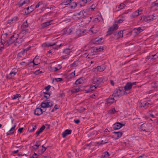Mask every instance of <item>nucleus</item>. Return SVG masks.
Here are the masks:
<instances>
[{"label": "nucleus", "instance_id": "obj_1", "mask_svg": "<svg viewBox=\"0 0 158 158\" xmlns=\"http://www.w3.org/2000/svg\"><path fill=\"white\" fill-rule=\"evenodd\" d=\"M153 128L152 125L149 123H144L140 126V129L141 130L147 132H151Z\"/></svg>", "mask_w": 158, "mask_h": 158}, {"label": "nucleus", "instance_id": "obj_2", "mask_svg": "<svg viewBox=\"0 0 158 158\" xmlns=\"http://www.w3.org/2000/svg\"><path fill=\"white\" fill-rule=\"evenodd\" d=\"M89 12L88 10L85 9L81 10L79 13L74 15L73 17L74 19L83 18L89 14Z\"/></svg>", "mask_w": 158, "mask_h": 158}, {"label": "nucleus", "instance_id": "obj_3", "mask_svg": "<svg viewBox=\"0 0 158 158\" xmlns=\"http://www.w3.org/2000/svg\"><path fill=\"white\" fill-rule=\"evenodd\" d=\"M126 94V93L125 91H124L123 87H122L119 88L118 89L116 90L113 95L115 98H117L118 99L119 97Z\"/></svg>", "mask_w": 158, "mask_h": 158}, {"label": "nucleus", "instance_id": "obj_4", "mask_svg": "<svg viewBox=\"0 0 158 158\" xmlns=\"http://www.w3.org/2000/svg\"><path fill=\"white\" fill-rule=\"evenodd\" d=\"M136 82H128L126 83L123 88L124 91H125L126 94L129 93L130 91L132 88L133 85H136Z\"/></svg>", "mask_w": 158, "mask_h": 158}, {"label": "nucleus", "instance_id": "obj_5", "mask_svg": "<svg viewBox=\"0 0 158 158\" xmlns=\"http://www.w3.org/2000/svg\"><path fill=\"white\" fill-rule=\"evenodd\" d=\"M157 17V15H156L155 14H154L148 17L145 16H143L141 18V20L142 21L145 22H149L156 19Z\"/></svg>", "mask_w": 158, "mask_h": 158}, {"label": "nucleus", "instance_id": "obj_6", "mask_svg": "<svg viewBox=\"0 0 158 158\" xmlns=\"http://www.w3.org/2000/svg\"><path fill=\"white\" fill-rule=\"evenodd\" d=\"M53 104L51 102L48 101L42 102L39 106L42 108V109L45 110H46L47 108L50 107Z\"/></svg>", "mask_w": 158, "mask_h": 158}, {"label": "nucleus", "instance_id": "obj_7", "mask_svg": "<svg viewBox=\"0 0 158 158\" xmlns=\"http://www.w3.org/2000/svg\"><path fill=\"white\" fill-rule=\"evenodd\" d=\"M103 81V78L102 77H96L92 81L93 84H95L98 87L100 85Z\"/></svg>", "mask_w": 158, "mask_h": 158}, {"label": "nucleus", "instance_id": "obj_8", "mask_svg": "<svg viewBox=\"0 0 158 158\" xmlns=\"http://www.w3.org/2000/svg\"><path fill=\"white\" fill-rule=\"evenodd\" d=\"M143 28L139 27L138 28H134L132 30L131 33L132 35L135 36L143 31Z\"/></svg>", "mask_w": 158, "mask_h": 158}, {"label": "nucleus", "instance_id": "obj_9", "mask_svg": "<svg viewBox=\"0 0 158 158\" xmlns=\"http://www.w3.org/2000/svg\"><path fill=\"white\" fill-rule=\"evenodd\" d=\"M117 99L115 98L113 95L110 96L109 98L107 99V104L110 105L114 103L115 102Z\"/></svg>", "mask_w": 158, "mask_h": 158}, {"label": "nucleus", "instance_id": "obj_10", "mask_svg": "<svg viewBox=\"0 0 158 158\" xmlns=\"http://www.w3.org/2000/svg\"><path fill=\"white\" fill-rule=\"evenodd\" d=\"M86 32V30L85 29L78 30L76 32V36L77 37H80L83 35Z\"/></svg>", "mask_w": 158, "mask_h": 158}, {"label": "nucleus", "instance_id": "obj_11", "mask_svg": "<svg viewBox=\"0 0 158 158\" xmlns=\"http://www.w3.org/2000/svg\"><path fill=\"white\" fill-rule=\"evenodd\" d=\"M40 108H36L34 110V114L36 115H40L43 112L45 111V110L42 109Z\"/></svg>", "mask_w": 158, "mask_h": 158}, {"label": "nucleus", "instance_id": "obj_12", "mask_svg": "<svg viewBox=\"0 0 158 158\" xmlns=\"http://www.w3.org/2000/svg\"><path fill=\"white\" fill-rule=\"evenodd\" d=\"M74 28L73 27H70L63 30V32L65 34L69 35L71 34Z\"/></svg>", "mask_w": 158, "mask_h": 158}, {"label": "nucleus", "instance_id": "obj_13", "mask_svg": "<svg viewBox=\"0 0 158 158\" xmlns=\"http://www.w3.org/2000/svg\"><path fill=\"white\" fill-rule=\"evenodd\" d=\"M104 41L102 37L97 38L92 40V43L95 44H98L102 43Z\"/></svg>", "mask_w": 158, "mask_h": 158}, {"label": "nucleus", "instance_id": "obj_14", "mask_svg": "<svg viewBox=\"0 0 158 158\" xmlns=\"http://www.w3.org/2000/svg\"><path fill=\"white\" fill-rule=\"evenodd\" d=\"M124 126V124H121L119 123H117L113 124V127L114 130H118Z\"/></svg>", "mask_w": 158, "mask_h": 158}, {"label": "nucleus", "instance_id": "obj_15", "mask_svg": "<svg viewBox=\"0 0 158 158\" xmlns=\"http://www.w3.org/2000/svg\"><path fill=\"white\" fill-rule=\"evenodd\" d=\"M98 87V86H97L95 84H94V85H91L90 86L89 88L88 89L85 90V92L88 93L94 90Z\"/></svg>", "mask_w": 158, "mask_h": 158}, {"label": "nucleus", "instance_id": "obj_16", "mask_svg": "<svg viewBox=\"0 0 158 158\" xmlns=\"http://www.w3.org/2000/svg\"><path fill=\"white\" fill-rule=\"evenodd\" d=\"M152 104V102L150 100L144 101L141 102V106L143 107H146L148 106L149 105H151Z\"/></svg>", "mask_w": 158, "mask_h": 158}, {"label": "nucleus", "instance_id": "obj_17", "mask_svg": "<svg viewBox=\"0 0 158 158\" xmlns=\"http://www.w3.org/2000/svg\"><path fill=\"white\" fill-rule=\"evenodd\" d=\"M35 8H37L40 7V10L41 11L44 10H45V8L44 7V5L42 2H39L37 5L34 6Z\"/></svg>", "mask_w": 158, "mask_h": 158}, {"label": "nucleus", "instance_id": "obj_18", "mask_svg": "<svg viewBox=\"0 0 158 158\" xmlns=\"http://www.w3.org/2000/svg\"><path fill=\"white\" fill-rule=\"evenodd\" d=\"M98 30V27L97 26L94 25L90 28L89 31L92 33H96Z\"/></svg>", "mask_w": 158, "mask_h": 158}, {"label": "nucleus", "instance_id": "obj_19", "mask_svg": "<svg viewBox=\"0 0 158 158\" xmlns=\"http://www.w3.org/2000/svg\"><path fill=\"white\" fill-rule=\"evenodd\" d=\"M142 12V10L141 9L138 10H137L134 13L131 15V17L132 18H135L136 16H138L139 15L141 14Z\"/></svg>", "mask_w": 158, "mask_h": 158}, {"label": "nucleus", "instance_id": "obj_20", "mask_svg": "<svg viewBox=\"0 0 158 158\" xmlns=\"http://www.w3.org/2000/svg\"><path fill=\"white\" fill-rule=\"evenodd\" d=\"M118 28V26L117 24H114L109 28L108 30V32L116 30Z\"/></svg>", "mask_w": 158, "mask_h": 158}, {"label": "nucleus", "instance_id": "obj_21", "mask_svg": "<svg viewBox=\"0 0 158 158\" xmlns=\"http://www.w3.org/2000/svg\"><path fill=\"white\" fill-rule=\"evenodd\" d=\"M16 126V124H14V126L6 133V135H9L13 134L14 132Z\"/></svg>", "mask_w": 158, "mask_h": 158}, {"label": "nucleus", "instance_id": "obj_22", "mask_svg": "<svg viewBox=\"0 0 158 158\" xmlns=\"http://www.w3.org/2000/svg\"><path fill=\"white\" fill-rule=\"evenodd\" d=\"M71 130H66L62 134L63 137L65 138L68 135L71 134Z\"/></svg>", "mask_w": 158, "mask_h": 158}, {"label": "nucleus", "instance_id": "obj_23", "mask_svg": "<svg viewBox=\"0 0 158 158\" xmlns=\"http://www.w3.org/2000/svg\"><path fill=\"white\" fill-rule=\"evenodd\" d=\"M17 17H16L11 18L7 21V23L11 24L15 23L17 20Z\"/></svg>", "mask_w": 158, "mask_h": 158}, {"label": "nucleus", "instance_id": "obj_24", "mask_svg": "<svg viewBox=\"0 0 158 158\" xmlns=\"http://www.w3.org/2000/svg\"><path fill=\"white\" fill-rule=\"evenodd\" d=\"M55 44V43H51L49 42H46L45 43L42 45V46L43 47H50L53 46Z\"/></svg>", "mask_w": 158, "mask_h": 158}, {"label": "nucleus", "instance_id": "obj_25", "mask_svg": "<svg viewBox=\"0 0 158 158\" xmlns=\"http://www.w3.org/2000/svg\"><path fill=\"white\" fill-rule=\"evenodd\" d=\"M114 136L115 137L116 139H118L121 137L122 135V133L120 131L114 132Z\"/></svg>", "mask_w": 158, "mask_h": 158}, {"label": "nucleus", "instance_id": "obj_26", "mask_svg": "<svg viewBox=\"0 0 158 158\" xmlns=\"http://www.w3.org/2000/svg\"><path fill=\"white\" fill-rule=\"evenodd\" d=\"M18 72V69H17L15 68L14 69H13L10 72V75L11 76V77H13L16 75Z\"/></svg>", "mask_w": 158, "mask_h": 158}, {"label": "nucleus", "instance_id": "obj_27", "mask_svg": "<svg viewBox=\"0 0 158 158\" xmlns=\"http://www.w3.org/2000/svg\"><path fill=\"white\" fill-rule=\"evenodd\" d=\"M86 3V2L85 0H81L78 2L77 5L80 7L85 6Z\"/></svg>", "mask_w": 158, "mask_h": 158}, {"label": "nucleus", "instance_id": "obj_28", "mask_svg": "<svg viewBox=\"0 0 158 158\" xmlns=\"http://www.w3.org/2000/svg\"><path fill=\"white\" fill-rule=\"evenodd\" d=\"M84 82V79L82 78H80L77 79L75 82V84L78 85L83 83Z\"/></svg>", "mask_w": 158, "mask_h": 158}, {"label": "nucleus", "instance_id": "obj_29", "mask_svg": "<svg viewBox=\"0 0 158 158\" xmlns=\"http://www.w3.org/2000/svg\"><path fill=\"white\" fill-rule=\"evenodd\" d=\"M4 42L5 40H1L0 42V54L4 48Z\"/></svg>", "mask_w": 158, "mask_h": 158}, {"label": "nucleus", "instance_id": "obj_30", "mask_svg": "<svg viewBox=\"0 0 158 158\" xmlns=\"http://www.w3.org/2000/svg\"><path fill=\"white\" fill-rule=\"evenodd\" d=\"M52 20H50L49 21L43 23L41 26L43 28H44L46 27L47 26H48L52 24Z\"/></svg>", "mask_w": 158, "mask_h": 158}, {"label": "nucleus", "instance_id": "obj_31", "mask_svg": "<svg viewBox=\"0 0 158 158\" xmlns=\"http://www.w3.org/2000/svg\"><path fill=\"white\" fill-rule=\"evenodd\" d=\"M21 35L22 33H20L19 35L18 34L15 33L12 35L13 39L15 41L17 40V39L19 38V36H21Z\"/></svg>", "mask_w": 158, "mask_h": 158}, {"label": "nucleus", "instance_id": "obj_32", "mask_svg": "<svg viewBox=\"0 0 158 158\" xmlns=\"http://www.w3.org/2000/svg\"><path fill=\"white\" fill-rule=\"evenodd\" d=\"M28 24L27 22H26L23 23L21 26V28L24 31H27L25 30V28L28 27Z\"/></svg>", "mask_w": 158, "mask_h": 158}, {"label": "nucleus", "instance_id": "obj_33", "mask_svg": "<svg viewBox=\"0 0 158 158\" xmlns=\"http://www.w3.org/2000/svg\"><path fill=\"white\" fill-rule=\"evenodd\" d=\"M32 62L33 63L34 65H37L40 64V60L38 58L35 57Z\"/></svg>", "mask_w": 158, "mask_h": 158}, {"label": "nucleus", "instance_id": "obj_34", "mask_svg": "<svg viewBox=\"0 0 158 158\" xmlns=\"http://www.w3.org/2000/svg\"><path fill=\"white\" fill-rule=\"evenodd\" d=\"M117 112L114 108H113L108 111V113L110 114H115Z\"/></svg>", "mask_w": 158, "mask_h": 158}, {"label": "nucleus", "instance_id": "obj_35", "mask_svg": "<svg viewBox=\"0 0 158 158\" xmlns=\"http://www.w3.org/2000/svg\"><path fill=\"white\" fill-rule=\"evenodd\" d=\"M45 128V126L44 125L42 126L39 131H37L36 133V134L37 135V136L39 135L44 129Z\"/></svg>", "mask_w": 158, "mask_h": 158}, {"label": "nucleus", "instance_id": "obj_36", "mask_svg": "<svg viewBox=\"0 0 158 158\" xmlns=\"http://www.w3.org/2000/svg\"><path fill=\"white\" fill-rule=\"evenodd\" d=\"M29 48H26V49H25L23 51H21V52H20L19 53H18V56L19 57H22V56L23 55L24 52L25 51H27L28 50H29Z\"/></svg>", "mask_w": 158, "mask_h": 158}, {"label": "nucleus", "instance_id": "obj_37", "mask_svg": "<svg viewBox=\"0 0 158 158\" xmlns=\"http://www.w3.org/2000/svg\"><path fill=\"white\" fill-rule=\"evenodd\" d=\"M77 4L76 3L74 2H70V3L69 5V7H70L71 8H75L77 6Z\"/></svg>", "mask_w": 158, "mask_h": 158}, {"label": "nucleus", "instance_id": "obj_38", "mask_svg": "<svg viewBox=\"0 0 158 158\" xmlns=\"http://www.w3.org/2000/svg\"><path fill=\"white\" fill-rule=\"evenodd\" d=\"M123 31H119L117 34H115V35L117 38H120L123 37Z\"/></svg>", "mask_w": 158, "mask_h": 158}, {"label": "nucleus", "instance_id": "obj_39", "mask_svg": "<svg viewBox=\"0 0 158 158\" xmlns=\"http://www.w3.org/2000/svg\"><path fill=\"white\" fill-rule=\"evenodd\" d=\"M35 8L34 7V5H32L30 7H28L27 8V10L28 11V13H30L31 12H32L33 10L35 9Z\"/></svg>", "mask_w": 158, "mask_h": 158}, {"label": "nucleus", "instance_id": "obj_40", "mask_svg": "<svg viewBox=\"0 0 158 158\" xmlns=\"http://www.w3.org/2000/svg\"><path fill=\"white\" fill-rule=\"evenodd\" d=\"M151 7L152 8H154V9H158V3L153 2L152 4Z\"/></svg>", "mask_w": 158, "mask_h": 158}, {"label": "nucleus", "instance_id": "obj_41", "mask_svg": "<svg viewBox=\"0 0 158 158\" xmlns=\"http://www.w3.org/2000/svg\"><path fill=\"white\" fill-rule=\"evenodd\" d=\"M15 42L13 39L12 35L10 37V38L7 41V44L8 45L12 44Z\"/></svg>", "mask_w": 158, "mask_h": 158}, {"label": "nucleus", "instance_id": "obj_42", "mask_svg": "<svg viewBox=\"0 0 158 158\" xmlns=\"http://www.w3.org/2000/svg\"><path fill=\"white\" fill-rule=\"evenodd\" d=\"M71 50L67 48L64 49L63 52V53L65 54L66 56H68L69 55Z\"/></svg>", "mask_w": 158, "mask_h": 158}, {"label": "nucleus", "instance_id": "obj_43", "mask_svg": "<svg viewBox=\"0 0 158 158\" xmlns=\"http://www.w3.org/2000/svg\"><path fill=\"white\" fill-rule=\"evenodd\" d=\"M103 137L106 138V139H105L104 140H102V141H101V142L100 143V144H105L106 143H107L109 140L108 138L107 137H106L105 136H104Z\"/></svg>", "mask_w": 158, "mask_h": 158}, {"label": "nucleus", "instance_id": "obj_44", "mask_svg": "<svg viewBox=\"0 0 158 158\" xmlns=\"http://www.w3.org/2000/svg\"><path fill=\"white\" fill-rule=\"evenodd\" d=\"M103 50V47L102 46H100L96 47L94 49V51L95 52H98L101 51Z\"/></svg>", "mask_w": 158, "mask_h": 158}, {"label": "nucleus", "instance_id": "obj_45", "mask_svg": "<svg viewBox=\"0 0 158 158\" xmlns=\"http://www.w3.org/2000/svg\"><path fill=\"white\" fill-rule=\"evenodd\" d=\"M100 15L98 16V17H97V18H95L94 21L95 22H97V21H101L102 20L103 21V19L101 15L100 14Z\"/></svg>", "mask_w": 158, "mask_h": 158}, {"label": "nucleus", "instance_id": "obj_46", "mask_svg": "<svg viewBox=\"0 0 158 158\" xmlns=\"http://www.w3.org/2000/svg\"><path fill=\"white\" fill-rule=\"evenodd\" d=\"M98 72H102L104 70L105 68L104 67H102L100 66H98L95 69Z\"/></svg>", "mask_w": 158, "mask_h": 158}, {"label": "nucleus", "instance_id": "obj_47", "mask_svg": "<svg viewBox=\"0 0 158 158\" xmlns=\"http://www.w3.org/2000/svg\"><path fill=\"white\" fill-rule=\"evenodd\" d=\"M158 115V113L155 111H152V113L150 114L151 117L153 118L156 117V116H157Z\"/></svg>", "mask_w": 158, "mask_h": 158}, {"label": "nucleus", "instance_id": "obj_48", "mask_svg": "<svg viewBox=\"0 0 158 158\" xmlns=\"http://www.w3.org/2000/svg\"><path fill=\"white\" fill-rule=\"evenodd\" d=\"M41 144V142H36L35 144L33 146V148L34 149H37Z\"/></svg>", "mask_w": 158, "mask_h": 158}, {"label": "nucleus", "instance_id": "obj_49", "mask_svg": "<svg viewBox=\"0 0 158 158\" xmlns=\"http://www.w3.org/2000/svg\"><path fill=\"white\" fill-rule=\"evenodd\" d=\"M81 88L78 87L77 89H73L71 90V92L73 93H76L80 91Z\"/></svg>", "mask_w": 158, "mask_h": 158}, {"label": "nucleus", "instance_id": "obj_50", "mask_svg": "<svg viewBox=\"0 0 158 158\" xmlns=\"http://www.w3.org/2000/svg\"><path fill=\"white\" fill-rule=\"evenodd\" d=\"M125 20V17H121L120 19H119L117 22V23H121L123 22Z\"/></svg>", "mask_w": 158, "mask_h": 158}, {"label": "nucleus", "instance_id": "obj_51", "mask_svg": "<svg viewBox=\"0 0 158 158\" xmlns=\"http://www.w3.org/2000/svg\"><path fill=\"white\" fill-rule=\"evenodd\" d=\"M21 97V96L19 94H17L13 95V97L12 98L13 100L16 99L18 98Z\"/></svg>", "mask_w": 158, "mask_h": 158}, {"label": "nucleus", "instance_id": "obj_52", "mask_svg": "<svg viewBox=\"0 0 158 158\" xmlns=\"http://www.w3.org/2000/svg\"><path fill=\"white\" fill-rule=\"evenodd\" d=\"M110 156V155L108 152H104L103 155H102V156L105 158L106 157H108Z\"/></svg>", "mask_w": 158, "mask_h": 158}, {"label": "nucleus", "instance_id": "obj_53", "mask_svg": "<svg viewBox=\"0 0 158 158\" xmlns=\"http://www.w3.org/2000/svg\"><path fill=\"white\" fill-rule=\"evenodd\" d=\"M125 6V5L124 4L122 3L118 6V8L120 9H122Z\"/></svg>", "mask_w": 158, "mask_h": 158}, {"label": "nucleus", "instance_id": "obj_54", "mask_svg": "<svg viewBox=\"0 0 158 158\" xmlns=\"http://www.w3.org/2000/svg\"><path fill=\"white\" fill-rule=\"evenodd\" d=\"M78 62L77 61L74 62L71 65V67H74L77 66L78 65Z\"/></svg>", "mask_w": 158, "mask_h": 158}, {"label": "nucleus", "instance_id": "obj_55", "mask_svg": "<svg viewBox=\"0 0 158 158\" xmlns=\"http://www.w3.org/2000/svg\"><path fill=\"white\" fill-rule=\"evenodd\" d=\"M75 75V71L74 72H72L71 73L69 74L70 77L71 78H72L74 77Z\"/></svg>", "mask_w": 158, "mask_h": 158}, {"label": "nucleus", "instance_id": "obj_56", "mask_svg": "<svg viewBox=\"0 0 158 158\" xmlns=\"http://www.w3.org/2000/svg\"><path fill=\"white\" fill-rule=\"evenodd\" d=\"M26 3V2L24 1H23V0H21L19 3V6H21Z\"/></svg>", "mask_w": 158, "mask_h": 158}, {"label": "nucleus", "instance_id": "obj_57", "mask_svg": "<svg viewBox=\"0 0 158 158\" xmlns=\"http://www.w3.org/2000/svg\"><path fill=\"white\" fill-rule=\"evenodd\" d=\"M20 39V41H18L17 42H16L15 44H16V45H17V43H18V44H20L23 41V39L22 38H20V37H19V40Z\"/></svg>", "mask_w": 158, "mask_h": 158}, {"label": "nucleus", "instance_id": "obj_58", "mask_svg": "<svg viewBox=\"0 0 158 158\" xmlns=\"http://www.w3.org/2000/svg\"><path fill=\"white\" fill-rule=\"evenodd\" d=\"M59 106L58 105H55L54 108L52 110V112H54L55 110H56L59 108Z\"/></svg>", "mask_w": 158, "mask_h": 158}, {"label": "nucleus", "instance_id": "obj_59", "mask_svg": "<svg viewBox=\"0 0 158 158\" xmlns=\"http://www.w3.org/2000/svg\"><path fill=\"white\" fill-rule=\"evenodd\" d=\"M51 69L52 71H56L57 70H58L57 69V68L56 67H51Z\"/></svg>", "mask_w": 158, "mask_h": 158}, {"label": "nucleus", "instance_id": "obj_60", "mask_svg": "<svg viewBox=\"0 0 158 158\" xmlns=\"http://www.w3.org/2000/svg\"><path fill=\"white\" fill-rule=\"evenodd\" d=\"M36 128V125H35L31 129L30 131V132H32L34 131L35 130Z\"/></svg>", "mask_w": 158, "mask_h": 158}, {"label": "nucleus", "instance_id": "obj_61", "mask_svg": "<svg viewBox=\"0 0 158 158\" xmlns=\"http://www.w3.org/2000/svg\"><path fill=\"white\" fill-rule=\"evenodd\" d=\"M55 80L57 82L60 81H61L62 80V79L61 78H55Z\"/></svg>", "mask_w": 158, "mask_h": 158}, {"label": "nucleus", "instance_id": "obj_62", "mask_svg": "<svg viewBox=\"0 0 158 158\" xmlns=\"http://www.w3.org/2000/svg\"><path fill=\"white\" fill-rule=\"evenodd\" d=\"M152 57H154L155 59H156L158 57V53H156L155 55H152Z\"/></svg>", "mask_w": 158, "mask_h": 158}, {"label": "nucleus", "instance_id": "obj_63", "mask_svg": "<svg viewBox=\"0 0 158 158\" xmlns=\"http://www.w3.org/2000/svg\"><path fill=\"white\" fill-rule=\"evenodd\" d=\"M109 131L107 129H106L104 131V133L105 134H107L109 132Z\"/></svg>", "mask_w": 158, "mask_h": 158}, {"label": "nucleus", "instance_id": "obj_64", "mask_svg": "<svg viewBox=\"0 0 158 158\" xmlns=\"http://www.w3.org/2000/svg\"><path fill=\"white\" fill-rule=\"evenodd\" d=\"M37 154L36 153H34V154L31 157H30V158H37Z\"/></svg>", "mask_w": 158, "mask_h": 158}]
</instances>
